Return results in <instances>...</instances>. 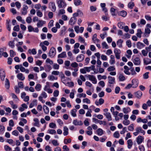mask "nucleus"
I'll return each mask as SVG.
<instances>
[{"label": "nucleus", "instance_id": "f257e3e1", "mask_svg": "<svg viewBox=\"0 0 151 151\" xmlns=\"http://www.w3.org/2000/svg\"><path fill=\"white\" fill-rule=\"evenodd\" d=\"M47 97V93L45 91H42L38 97V100L42 103H44L45 101L43 99H46Z\"/></svg>", "mask_w": 151, "mask_h": 151}, {"label": "nucleus", "instance_id": "f03ea898", "mask_svg": "<svg viewBox=\"0 0 151 151\" xmlns=\"http://www.w3.org/2000/svg\"><path fill=\"white\" fill-rule=\"evenodd\" d=\"M136 132H134L133 133V135L135 136H136L140 132L143 135L145 134V132L143 130L142 128L140 127H137L135 129Z\"/></svg>", "mask_w": 151, "mask_h": 151}, {"label": "nucleus", "instance_id": "7ed1b4c3", "mask_svg": "<svg viewBox=\"0 0 151 151\" xmlns=\"http://www.w3.org/2000/svg\"><path fill=\"white\" fill-rule=\"evenodd\" d=\"M114 51L116 58L117 59H120L121 57L120 54L121 53L120 50L116 48L114 49Z\"/></svg>", "mask_w": 151, "mask_h": 151}, {"label": "nucleus", "instance_id": "20e7f679", "mask_svg": "<svg viewBox=\"0 0 151 151\" xmlns=\"http://www.w3.org/2000/svg\"><path fill=\"white\" fill-rule=\"evenodd\" d=\"M56 1L60 8H63L66 6V4L63 0H57Z\"/></svg>", "mask_w": 151, "mask_h": 151}, {"label": "nucleus", "instance_id": "39448f33", "mask_svg": "<svg viewBox=\"0 0 151 151\" xmlns=\"http://www.w3.org/2000/svg\"><path fill=\"white\" fill-rule=\"evenodd\" d=\"M56 54L55 49L53 47H52L50 51L49 54L50 56L51 57H53Z\"/></svg>", "mask_w": 151, "mask_h": 151}, {"label": "nucleus", "instance_id": "423d86ee", "mask_svg": "<svg viewBox=\"0 0 151 151\" xmlns=\"http://www.w3.org/2000/svg\"><path fill=\"white\" fill-rule=\"evenodd\" d=\"M28 9V6L25 5L23 6V7L21 10V13L23 15H26L27 13V9Z\"/></svg>", "mask_w": 151, "mask_h": 151}, {"label": "nucleus", "instance_id": "0eeeda50", "mask_svg": "<svg viewBox=\"0 0 151 151\" xmlns=\"http://www.w3.org/2000/svg\"><path fill=\"white\" fill-rule=\"evenodd\" d=\"M88 77L89 80L92 81L93 83L96 84V79L94 76L89 75Z\"/></svg>", "mask_w": 151, "mask_h": 151}, {"label": "nucleus", "instance_id": "6e6552de", "mask_svg": "<svg viewBox=\"0 0 151 151\" xmlns=\"http://www.w3.org/2000/svg\"><path fill=\"white\" fill-rule=\"evenodd\" d=\"M49 8L51 9V10L53 12L56 10V7L55 3L53 2H50L49 3Z\"/></svg>", "mask_w": 151, "mask_h": 151}, {"label": "nucleus", "instance_id": "1a4fd4ad", "mask_svg": "<svg viewBox=\"0 0 151 151\" xmlns=\"http://www.w3.org/2000/svg\"><path fill=\"white\" fill-rule=\"evenodd\" d=\"M151 32V30L148 28H146L145 29V32L144 33V37H148Z\"/></svg>", "mask_w": 151, "mask_h": 151}, {"label": "nucleus", "instance_id": "9d476101", "mask_svg": "<svg viewBox=\"0 0 151 151\" xmlns=\"http://www.w3.org/2000/svg\"><path fill=\"white\" fill-rule=\"evenodd\" d=\"M5 77V73L4 72V70L1 69L0 70V77L1 80L4 81V78Z\"/></svg>", "mask_w": 151, "mask_h": 151}, {"label": "nucleus", "instance_id": "9b49d317", "mask_svg": "<svg viewBox=\"0 0 151 151\" xmlns=\"http://www.w3.org/2000/svg\"><path fill=\"white\" fill-rule=\"evenodd\" d=\"M84 58V56L83 54H80L78 55L76 58V61L78 62H81L83 60Z\"/></svg>", "mask_w": 151, "mask_h": 151}, {"label": "nucleus", "instance_id": "f8f14e48", "mask_svg": "<svg viewBox=\"0 0 151 151\" xmlns=\"http://www.w3.org/2000/svg\"><path fill=\"white\" fill-rule=\"evenodd\" d=\"M104 114L105 116L108 121H110L112 120L111 115L110 113L109 112H105L104 113Z\"/></svg>", "mask_w": 151, "mask_h": 151}, {"label": "nucleus", "instance_id": "ddd939ff", "mask_svg": "<svg viewBox=\"0 0 151 151\" xmlns=\"http://www.w3.org/2000/svg\"><path fill=\"white\" fill-rule=\"evenodd\" d=\"M133 62L135 65H139L140 64L141 61L139 58L136 57L133 60Z\"/></svg>", "mask_w": 151, "mask_h": 151}, {"label": "nucleus", "instance_id": "4468645a", "mask_svg": "<svg viewBox=\"0 0 151 151\" xmlns=\"http://www.w3.org/2000/svg\"><path fill=\"white\" fill-rule=\"evenodd\" d=\"M108 82L110 84H113L115 83V78L111 76L108 77Z\"/></svg>", "mask_w": 151, "mask_h": 151}, {"label": "nucleus", "instance_id": "2eb2a0df", "mask_svg": "<svg viewBox=\"0 0 151 151\" xmlns=\"http://www.w3.org/2000/svg\"><path fill=\"white\" fill-rule=\"evenodd\" d=\"M132 84L133 88H136L138 84V80L136 79H133L132 81Z\"/></svg>", "mask_w": 151, "mask_h": 151}, {"label": "nucleus", "instance_id": "dca6fc26", "mask_svg": "<svg viewBox=\"0 0 151 151\" xmlns=\"http://www.w3.org/2000/svg\"><path fill=\"white\" fill-rule=\"evenodd\" d=\"M144 140V138L141 136H139L137 138V142L138 144H141Z\"/></svg>", "mask_w": 151, "mask_h": 151}, {"label": "nucleus", "instance_id": "f3484780", "mask_svg": "<svg viewBox=\"0 0 151 151\" xmlns=\"http://www.w3.org/2000/svg\"><path fill=\"white\" fill-rule=\"evenodd\" d=\"M110 60H109V63L111 65H113L115 63V61L114 56L113 55H111L110 56Z\"/></svg>", "mask_w": 151, "mask_h": 151}, {"label": "nucleus", "instance_id": "a211bd4d", "mask_svg": "<svg viewBox=\"0 0 151 151\" xmlns=\"http://www.w3.org/2000/svg\"><path fill=\"white\" fill-rule=\"evenodd\" d=\"M73 123L76 126L81 125L83 124L82 122L81 121H78L77 119L74 120Z\"/></svg>", "mask_w": 151, "mask_h": 151}, {"label": "nucleus", "instance_id": "6ab92c4d", "mask_svg": "<svg viewBox=\"0 0 151 151\" xmlns=\"http://www.w3.org/2000/svg\"><path fill=\"white\" fill-rule=\"evenodd\" d=\"M17 78L20 81H23L25 79V77L21 73H19L17 76Z\"/></svg>", "mask_w": 151, "mask_h": 151}, {"label": "nucleus", "instance_id": "aec40b11", "mask_svg": "<svg viewBox=\"0 0 151 151\" xmlns=\"http://www.w3.org/2000/svg\"><path fill=\"white\" fill-rule=\"evenodd\" d=\"M20 70L22 72H25V73L28 74L29 73V70L28 69H26L24 67L22 64H21V66L20 68Z\"/></svg>", "mask_w": 151, "mask_h": 151}, {"label": "nucleus", "instance_id": "412c9836", "mask_svg": "<svg viewBox=\"0 0 151 151\" xmlns=\"http://www.w3.org/2000/svg\"><path fill=\"white\" fill-rule=\"evenodd\" d=\"M118 14L119 16H121L123 17H125L127 16V13L126 11L124 10H122V11L119 12L118 13Z\"/></svg>", "mask_w": 151, "mask_h": 151}, {"label": "nucleus", "instance_id": "4be33fe9", "mask_svg": "<svg viewBox=\"0 0 151 151\" xmlns=\"http://www.w3.org/2000/svg\"><path fill=\"white\" fill-rule=\"evenodd\" d=\"M127 147L129 149L131 148L133 145V142L132 140L131 139H129L127 141Z\"/></svg>", "mask_w": 151, "mask_h": 151}, {"label": "nucleus", "instance_id": "5701e85b", "mask_svg": "<svg viewBox=\"0 0 151 151\" xmlns=\"http://www.w3.org/2000/svg\"><path fill=\"white\" fill-rule=\"evenodd\" d=\"M135 95L137 98L140 99L142 96V93L140 91H139L135 93Z\"/></svg>", "mask_w": 151, "mask_h": 151}, {"label": "nucleus", "instance_id": "b1692460", "mask_svg": "<svg viewBox=\"0 0 151 151\" xmlns=\"http://www.w3.org/2000/svg\"><path fill=\"white\" fill-rule=\"evenodd\" d=\"M76 18H74L73 17H71L69 22V24H70L71 25H73L75 24V23L76 22Z\"/></svg>", "mask_w": 151, "mask_h": 151}, {"label": "nucleus", "instance_id": "393cba45", "mask_svg": "<svg viewBox=\"0 0 151 151\" xmlns=\"http://www.w3.org/2000/svg\"><path fill=\"white\" fill-rule=\"evenodd\" d=\"M45 24V22L42 20H39L37 24V26L38 27H42L43 25Z\"/></svg>", "mask_w": 151, "mask_h": 151}, {"label": "nucleus", "instance_id": "a878e982", "mask_svg": "<svg viewBox=\"0 0 151 151\" xmlns=\"http://www.w3.org/2000/svg\"><path fill=\"white\" fill-rule=\"evenodd\" d=\"M143 61L144 64L146 65L151 63V60L148 58H144Z\"/></svg>", "mask_w": 151, "mask_h": 151}, {"label": "nucleus", "instance_id": "bb28decb", "mask_svg": "<svg viewBox=\"0 0 151 151\" xmlns=\"http://www.w3.org/2000/svg\"><path fill=\"white\" fill-rule=\"evenodd\" d=\"M101 18L104 21H107L109 20V17L108 13L105 14L104 15H103L101 17Z\"/></svg>", "mask_w": 151, "mask_h": 151}, {"label": "nucleus", "instance_id": "cd10ccee", "mask_svg": "<svg viewBox=\"0 0 151 151\" xmlns=\"http://www.w3.org/2000/svg\"><path fill=\"white\" fill-rule=\"evenodd\" d=\"M63 134L64 136H66L68 134V129L66 126H64L63 127Z\"/></svg>", "mask_w": 151, "mask_h": 151}, {"label": "nucleus", "instance_id": "c85d7f7f", "mask_svg": "<svg viewBox=\"0 0 151 151\" xmlns=\"http://www.w3.org/2000/svg\"><path fill=\"white\" fill-rule=\"evenodd\" d=\"M145 45L140 42H138L137 44V46L139 49H142L145 46Z\"/></svg>", "mask_w": 151, "mask_h": 151}, {"label": "nucleus", "instance_id": "c756f323", "mask_svg": "<svg viewBox=\"0 0 151 151\" xmlns=\"http://www.w3.org/2000/svg\"><path fill=\"white\" fill-rule=\"evenodd\" d=\"M67 57L66 52H62L61 53L59 54L58 55V58H66Z\"/></svg>", "mask_w": 151, "mask_h": 151}, {"label": "nucleus", "instance_id": "7c9ffc66", "mask_svg": "<svg viewBox=\"0 0 151 151\" xmlns=\"http://www.w3.org/2000/svg\"><path fill=\"white\" fill-rule=\"evenodd\" d=\"M123 42V40L121 39L119 40L116 42L117 45L119 48L122 47V43Z\"/></svg>", "mask_w": 151, "mask_h": 151}, {"label": "nucleus", "instance_id": "2f4dec72", "mask_svg": "<svg viewBox=\"0 0 151 151\" xmlns=\"http://www.w3.org/2000/svg\"><path fill=\"white\" fill-rule=\"evenodd\" d=\"M125 23L122 22H119L118 23L117 25L118 27L121 29H123L124 28V26L125 25Z\"/></svg>", "mask_w": 151, "mask_h": 151}, {"label": "nucleus", "instance_id": "473e14b6", "mask_svg": "<svg viewBox=\"0 0 151 151\" xmlns=\"http://www.w3.org/2000/svg\"><path fill=\"white\" fill-rule=\"evenodd\" d=\"M74 3L76 6H78L82 4V2L80 0H74Z\"/></svg>", "mask_w": 151, "mask_h": 151}, {"label": "nucleus", "instance_id": "72a5a7b5", "mask_svg": "<svg viewBox=\"0 0 151 151\" xmlns=\"http://www.w3.org/2000/svg\"><path fill=\"white\" fill-rule=\"evenodd\" d=\"M43 110L46 114H47L49 113V108L45 105H44L43 106Z\"/></svg>", "mask_w": 151, "mask_h": 151}, {"label": "nucleus", "instance_id": "f704fd0d", "mask_svg": "<svg viewBox=\"0 0 151 151\" xmlns=\"http://www.w3.org/2000/svg\"><path fill=\"white\" fill-rule=\"evenodd\" d=\"M34 121L35 123L34 124V125L39 127H40L39 124V121L38 119L37 118H35L34 119Z\"/></svg>", "mask_w": 151, "mask_h": 151}, {"label": "nucleus", "instance_id": "c9c22d12", "mask_svg": "<svg viewBox=\"0 0 151 151\" xmlns=\"http://www.w3.org/2000/svg\"><path fill=\"white\" fill-rule=\"evenodd\" d=\"M122 111L124 114H127L130 111V109L129 107H127L123 108Z\"/></svg>", "mask_w": 151, "mask_h": 151}, {"label": "nucleus", "instance_id": "e433bc0d", "mask_svg": "<svg viewBox=\"0 0 151 151\" xmlns=\"http://www.w3.org/2000/svg\"><path fill=\"white\" fill-rule=\"evenodd\" d=\"M28 52L29 53H32L33 55H35L37 53V51L35 48H33L32 50L29 49L28 50Z\"/></svg>", "mask_w": 151, "mask_h": 151}, {"label": "nucleus", "instance_id": "4c0bfd02", "mask_svg": "<svg viewBox=\"0 0 151 151\" xmlns=\"http://www.w3.org/2000/svg\"><path fill=\"white\" fill-rule=\"evenodd\" d=\"M41 85L40 84L38 83L36 85L35 88L37 91H39L41 90Z\"/></svg>", "mask_w": 151, "mask_h": 151}, {"label": "nucleus", "instance_id": "58836bf2", "mask_svg": "<svg viewBox=\"0 0 151 151\" xmlns=\"http://www.w3.org/2000/svg\"><path fill=\"white\" fill-rule=\"evenodd\" d=\"M119 80L120 81H123L125 80V77L122 74L119 75Z\"/></svg>", "mask_w": 151, "mask_h": 151}, {"label": "nucleus", "instance_id": "ea45409f", "mask_svg": "<svg viewBox=\"0 0 151 151\" xmlns=\"http://www.w3.org/2000/svg\"><path fill=\"white\" fill-rule=\"evenodd\" d=\"M50 88V83L48 82H46V85L45 86L44 88V90L45 91L47 90L48 89Z\"/></svg>", "mask_w": 151, "mask_h": 151}, {"label": "nucleus", "instance_id": "a19ab883", "mask_svg": "<svg viewBox=\"0 0 151 151\" xmlns=\"http://www.w3.org/2000/svg\"><path fill=\"white\" fill-rule=\"evenodd\" d=\"M97 132L98 134L99 135L101 136L104 133L103 130L101 128L98 129Z\"/></svg>", "mask_w": 151, "mask_h": 151}, {"label": "nucleus", "instance_id": "79ce46f5", "mask_svg": "<svg viewBox=\"0 0 151 151\" xmlns=\"http://www.w3.org/2000/svg\"><path fill=\"white\" fill-rule=\"evenodd\" d=\"M142 33L141 29H138L137 30V33L136 35L137 37L140 38L141 37V35Z\"/></svg>", "mask_w": 151, "mask_h": 151}, {"label": "nucleus", "instance_id": "37998d69", "mask_svg": "<svg viewBox=\"0 0 151 151\" xmlns=\"http://www.w3.org/2000/svg\"><path fill=\"white\" fill-rule=\"evenodd\" d=\"M5 85L6 88L7 89H9L10 87V83L9 80L7 78L6 79Z\"/></svg>", "mask_w": 151, "mask_h": 151}, {"label": "nucleus", "instance_id": "c03bdc74", "mask_svg": "<svg viewBox=\"0 0 151 151\" xmlns=\"http://www.w3.org/2000/svg\"><path fill=\"white\" fill-rule=\"evenodd\" d=\"M134 6V3L132 1L129 2L128 4V7L130 9H132Z\"/></svg>", "mask_w": 151, "mask_h": 151}, {"label": "nucleus", "instance_id": "a18cd8bd", "mask_svg": "<svg viewBox=\"0 0 151 151\" xmlns=\"http://www.w3.org/2000/svg\"><path fill=\"white\" fill-rule=\"evenodd\" d=\"M77 111V110L75 109H73L71 112V114L72 115L73 117H75L76 116V112Z\"/></svg>", "mask_w": 151, "mask_h": 151}, {"label": "nucleus", "instance_id": "49530a36", "mask_svg": "<svg viewBox=\"0 0 151 151\" xmlns=\"http://www.w3.org/2000/svg\"><path fill=\"white\" fill-rule=\"evenodd\" d=\"M49 127L50 128L53 129H55L56 128V124L53 122H51L49 124Z\"/></svg>", "mask_w": 151, "mask_h": 151}, {"label": "nucleus", "instance_id": "de8ad7c7", "mask_svg": "<svg viewBox=\"0 0 151 151\" xmlns=\"http://www.w3.org/2000/svg\"><path fill=\"white\" fill-rule=\"evenodd\" d=\"M82 101L83 103H86L88 104H90L91 103L90 100L87 98L83 99Z\"/></svg>", "mask_w": 151, "mask_h": 151}, {"label": "nucleus", "instance_id": "09e8293b", "mask_svg": "<svg viewBox=\"0 0 151 151\" xmlns=\"http://www.w3.org/2000/svg\"><path fill=\"white\" fill-rule=\"evenodd\" d=\"M40 46L41 47L42 49L44 51L46 50L47 48L46 47L42 44V42H41L40 44Z\"/></svg>", "mask_w": 151, "mask_h": 151}, {"label": "nucleus", "instance_id": "8fccbe9b", "mask_svg": "<svg viewBox=\"0 0 151 151\" xmlns=\"http://www.w3.org/2000/svg\"><path fill=\"white\" fill-rule=\"evenodd\" d=\"M77 96L80 98H81V97L85 98L86 97V94L85 93H81L78 94L77 95Z\"/></svg>", "mask_w": 151, "mask_h": 151}, {"label": "nucleus", "instance_id": "3c124183", "mask_svg": "<svg viewBox=\"0 0 151 151\" xmlns=\"http://www.w3.org/2000/svg\"><path fill=\"white\" fill-rule=\"evenodd\" d=\"M97 77H98V79L99 80H101L102 79H106V78H107L106 76L105 75H104L103 76H101V75H98L97 76Z\"/></svg>", "mask_w": 151, "mask_h": 151}, {"label": "nucleus", "instance_id": "603ef678", "mask_svg": "<svg viewBox=\"0 0 151 151\" xmlns=\"http://www.w3.org/2000/svg\"><path fill=\"white\" fill-rule=\"evenodd\" d=\"M52 144L55 146H58L59 145L57 140L53 139L52 141Z\"/></svg>", "mask_w": 151, "mask_h": 151}, {"label": "nucleus", "instance_id": "864d4df0", "mask_svg": "<svg viewBox=\"0 0 151 151\" xmlns=\"http://www.w3.org/2000/svg\"><path fill=\"white\" fill-rule=\"evenodd\" d=\"M71 142V139L70 138L68 139H64V142L65 144H67L68 143H70Z\"/></svg>", "mask_w": 151, "mask_h": 151}, {"label": "nucleus", "instance_id": "5fc2aeb1", "mask_svg": "<svg viewBox=\"0 0 151 151\" xmlns=\"http://www.w3.org/2000/svg\"><path fill=\"white\" fill-rule=\"evenodd\" d=\"M47 132L51 134H53L56 133V131L53 129H49L47 131Z\"/></svg>", "mask_w": 151, "mask_h": 151}, {"label": "nucleus", "instance_id": "6e6d98bb", "mask_svg": "<svg viewBox=\"0 0 151 151\" xmlns=\"http://www.w3.org/2000/svg\"><path fill=\"white\" fill-rule=\"evenodd\" d=\"M114 137L115 138H119L120 136V134L118 131L115 132L114 134Z\"/></svg>", "mask_w": 151, "mask_h": 151}, {"label": "nucleus", "instance_id": "4d7b16f0", "mask_svg": "<svg viewBox=\"0 0 151 151\" xmlns=\"http://www.w3.org/2000/svg\"><path fill=\"white\" fill-rule=\"evenodd\" d=\"M128 130L130 131H133L134 129V126L133 124H131L128 127Z\"/></svg>", "mask_w": 151, "mask_h": 151}, {"label": "nucleus", "instance_id": "13d9d810", "mask_svg": "<svg viewBox=\"0 0 151 151\" xmlns=\"http://www.w3.org/2000/svg\"><path fill=\"white\" fill-rule=\"evenodd\" d=\"M14 41H10L9 43V46L12 48H13L14 47Z\"/></svg>", "mask_w": 151, "mask_h": 151}, {"label": "nucleus", "instance_id": "bf43d9fd", "mask_svg": "<svg viewBox=\"0 0 151 151\" xmlns=\"http://www.w3.org/2000/svg\"><path fill=\"white\" fill-rule=\"evenodd\" d=\"M149 72H147L145 73L143 75V78L144 79H147L149 78Z\"/></svg>", "mask_w": 151, "mask_h": 151}, {"label": "nucleus", "instance_id": "052dcab7", "mask_svg": "<svg viewBox=\"0 0 151 151\" xmlns=\"http://www.w3.org/2000/svg\"><path fill=\"white\" fill-rule=\"evenodd\" d=\"M123 123L125 125H127L130 123V121L128 120H125L123 122Z\"/></svg>", "mask_w": 151, "mask_h": 151}, {"label": "nucleus", "instance_id": "680f3d73", "mask_svg": "<svg viewBox=\"0 0 151 151\" xmlns=\"http://www.w3.org/2000/svg\"><path fill=\"white\" fill-rule=\"evenodd\" d=\"M102 46L103 48L107 49L108 48V46L105 42H104L102 43Z\"/></svg>", "mask_w": 151, "mask_h": 151}, {"label": "nucleus", "instance_id": "e2e57ef3", "mask_svg": "<svg viewBox=\"0 0 151 151\" xmlns=\"http://www.w3.org/2000/svg\"><path fill=\"white\" fill-rule=\"evenodd\" d=\"M53 68L55 70H58L59 68V65L56 63H54L53 65Z\"/></svg>", "mask_w": 151, "mask_h": 151}, {"label": "nucleus", "instance_id": "0e129e2a", "mask_svg": "<svg viewBox=\"0 0 151 151\" xmlns=\"http://www.w3.org/2000/svg\"><path fill=\"white\" fill-rule=\"evenodd\" d=\"M107 70L108 71H111L114 70L115 68L113 66H110L107 69Z\"/></svg>", "mask_w": 151, "mask_h": 151}, {"label": "nucleus", "instance_id": "69168bd1", "mask_svg": "<svg viewBox=\"0 0 151 151\" xmlns=\"http://www.w3.org/2000/svg\"><path fill=\"white\" fill-rule=\"evenodd\" d=\"M16 7L18 9H19L21 7V4L18 1H17L15 3Z\"/></svg>", "mask_w": 151, "mask_h": 151}, {"label": "nucleus", "instance_id": "338daca9", "mask_svg": "<svg viewBox=\"0 0 151 151\" xmlns=\"http://www.w3.org/2000/svg\"><path fill=\"white\" fill-rule=\"evenodd\" d=\"M45 150L46 151H52L51 147L49 145L45 146Z\"/></svg>", "mask_w": 151, "mask_h": 151}, {"label": "nucleus", "instance_id": "774afa93", "mask_svg": "<svg viewBox=\"0 0 151 151\" xmlns=\"http://www.w3.org/2000/svg\"><path fill=\"white\" fill-rule=\"evenodd\" d=\"M4 147L5 150L6 151H11L12 150L11 148L7 145H5Z\"/></svg>", "mask_w": 151, "mask_h": 151}]
</instances>
